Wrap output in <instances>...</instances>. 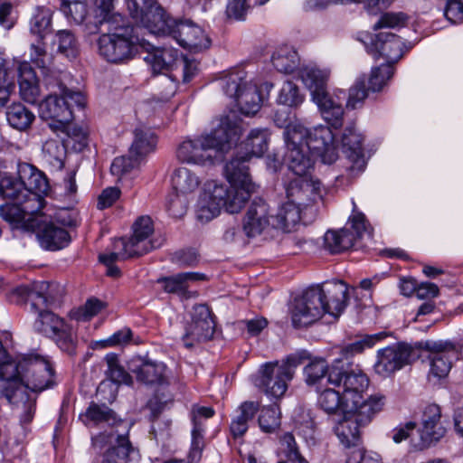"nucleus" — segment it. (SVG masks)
<instances>
[{
  "label": "nucleus",
  "instance_id": "nucleus-50",
  "mask_svg": "<svg viewBox=\"0 0 463 463\" xmlns=\"http://www.w3.org/2000/svg\"><path fill=\"white\" fill-rule=\"evenodd\" d=\"M245 72L242 70H234L220 79V86L225 95L234 100L241 95L243 90Z\"/></svg>",
  "mask_w": 463,
  "mask_h": 463
},
{
  "label": "nucleus",
  "instance_id": "nucleus-3",
  "mask_svg": "<svg viewBox=\"0 0 463 463\" xmlns=\"http://www.w3.org/2000/svg\"><path fill=\"white\" fill-rule=\"evenodd\" d=\"M241 130V119L236 114L222 117L211 132L182 141L175 150L176 158L184 164L213 165L218 153L236 144Z\"/></svg>",
  "mask_w": 463,
  "mask_h": 463
},
{
  "label": "nucleus",
  "instance_id": "nucleus-8",
  "mask_svg": "<svg viewBox=\"0 0 463 463\" xmlns=\"http://www.w3.org/2000/svg\"><path fill=\"white\" fill-rule=\"evenodd\" d=\"M144 44V39L138 33L115 34L102 33L98 40L99 52L111 63H124L131 60L137 47Z\"/></svg>",
  "mask_w": 463,
  "mask_h": 463
},
{
  "label": "nucleus",
  "instance_id": "nucleus-49",
  "mask_svg": "<svg viewBox=\"0 0 463 463\" xmlns=\"http://www.w3.org/2000/svg\"><path fill=\"white\" fill-rule=\"evenodd\" d=\"M61 294L62 289L55 283L36 282V301L40 303V308L52 307L59 303Z\"/></svg>",
  "mask_w": 463,
  "mask_h": 463
},
{
  "label": "nucleus",
  "instance_id": "nucleus-24",
  "mask_svg": "<svg viewBox=\"0 0 463 463\" xmlns=\"http://www.w3.org/2000/svg\"><path fill=\"white\" fill-rule=\"evenodd\" d=\"M141 48L146 51L144 61L151 67L154 74L171 71L178 57V51L176 49L156 47L145 39Z\"/></svg>",
  "mask_w": 463,
  "mask_h": 463
},
{
  "label": "nucleus",
  "instance_id": "nucleus-46",
  "mask_svg": "<svg viewBox=\"0 0 463 463\" xmlns=\"http://www.w3.org/2000/svg\"><path fill=\"white\" fill-rule=\"evenodd\" d=\"M52 12L50 8L37 6L30 20L31 33L43 40L52 32Z\"/></svg>",
  "mask_w": 463,
  "mask_h": 463
},
{
  "label": "nucleus",
  "instance_id": "nucleus-7",
  "mask_svg": "<svg viewBox=\"0 0 463 463\" xmlns=\"http://www.w3.org/2000/svg\"><path fill=\"white\" fill-rule=\"evenodd\" d=\"M128 9L136 22L155 35H168L175 19L168 17L156 0H128Z\"/></svg>",
  "mask_w": 463,
  "mask_h": 463
},
{
  "label": "nucleus",
  "instance_id": "nucleus-29",
  "mask_svg": "<svg viewBox=\"0 0 463 463\" xmlns=\"http://www.w3.org/2000/svg\"><path fill=\"white\" fill-rule=\"evenodd\" d=\"M342 146L346 156L353 162L351 168L363 171L365 167L363 137L356 132L354 126L345 127L342 135Z\"/></svg>",
  "mask_w": 463,
  "mask_h": 463
},
{
  "label": "nucleus",
  "instance_id": "nucleus-4",
  "mask_svg": "<svg viewBox=\"0 0 463 463\" xmlns=\"http://www.w3.org/2000/svg\"><path fill=\"white\" fill-rule=\"evenodd\" d=\"M347 291V286L343 281H332L323 286L308 288L293 302V326L297 328L310 326L326 313L337 318L346 306Z\"/></svg>",
  "mask_w": 463,
  "mask_h": 463
},
{
  "label": "nucleus",
  "instance_id": "nucleus-13",
  "mask_svg": "<svg viewBox=\"0 0 463 463\" xmlns=\"http://www.w3.org/2000/svg\"><path fill=\"white\" fill-rule=\"evenodd\" d=\"M333 364L328 373V383L341 388L346 401L362 398V393L369 385V379L360 369L345 370Z\"/></svg>",
  "mask_w": 463,
  "mask_h": 463
},
{
  "label": "nucleus",
  "instance_id": "nucleus-48",
  "mask_svg": "<svg viewBox=\"0 0 463 463\" xmlns=\"http://www.w3.org/2000/svg\"><path fill=\"white\" fill-rule=\"evenodd\" d=\"M18 203L23 207L27 220V224H25L26 229L31 230V222L33 220H43V216L36 215L44 206V199L42 194L27 192L21 196V200H18Z\"/></svg>",
  "mask_w": 463,
  "mask_h": 463
},
{
  "label": "nucleus",
  "instance_id": "nucleus-31",
  "mask_svg": "<svg viewBox=\"0 0 463 463\" xmlns=\"http://www.w3.org/2000/svg\"><path fill=\"white\" fill-rule=\"evenodd\" d=\"M17 175L24 186V192L45 194L49 189V184L44 175L35 166L28 163H20L17 167Z\"/></svg>",
  "mask_w": 463,
  "mask_h": 463
},
{
  "label": "nucleus",
  "instance_id": "nucleus-44",
  "mask_svg": "<svg viewBox=\"0 0 463 463\" xmlns=\"http://www.w3.org/2000/svg\"><path fill=\"white\" fill-rule=\"evenodd\" d=\"M33 310L39 313L33 327L47 337L51 338L66 323L64 319L44 308Z\"/></svg>",
  "mask_w": 463,
  "mask_h": 463
},
{
  "label": "nucleus",
  "instance_id": "nucleus-37",
  "mask_svg": "<svg viewBox=\"0 0 463 463\" xmlns=\"http://www.w3.org/2000/svg\"><path fill=\"white\" fill-rule=\"evenodd\" d=\"M304 207L288 201L281 205L273 217L272 226L276 229L290 232L300 221V213Z\"/></svg>",
  "mask_w": 463,
  "mask_h": 463
},
{
  "label": "nucleus",
  "instance_id": "nucleus-43",
  "mask_svg": "<svg viewBox=\"0 0 463 463\" xmlns=\"http://www.w3.org/2000/svg\"><path fill=\"white\" fill-rule=\"evenodd\" d=\"M242 114L247 116L256 114L260 107L262 99L256 85L244 84L243 90L235 99Z\"/></svg>",
  "mask_w": 463,
  "mask_h": 463
},
{
  "label": "nucleus",
  "instance_id": "nucleus-52",
  "mask_svg": "<svg viewBox=\"0 0 463 463\" xmlns=\"http://www.w3.org/2000/svg\"><path fill=\"white\" fill-rule=\"evenodd\" d=\"M271 61L277 71L290 73L297 68L298 57L296 51L286 47L273 53Z\"/></svg>",
  "mask_w": 463,
  "mask_h": 463
},
{
  "label": "nucleus",
  "instance_id": "nucleus-27",
  "mask_svg": "<svg viewBox=\"0 0 463 463\" xmlns=\"http://www.w3.org/2000/svg\"><path fill=\"white\" fill-rule=\"evenodd\" d=\"M441 410L436 404L426 406L422 415L420 438L428 445L440 440L446 434V429L440 422Z\"/></svg>",
  "mask_w": 463,
  "mask_h": 463
},
{
  "label": "nucleus",
  "instance_id": "nucleus-6",
  "mask_svg": "<svg viewBox=\"0 0 463 463\" xmlns=\"http://www.w3.org/2000/svg\"><path fill=\"white\" fill-rule=\"evenodd\" d=\"M307 359L305 351L288 355L281 364L269 362L263 364L254 384L265 394L274 397H282L287 389L288 383L293 379L295 370Z\"/></svg>",
  "mask_w": 463,
  "mask_h": 463
},
{
  "label": "nucleus",
  "instance_id": "nucleus-12",
  "mask_svg": "<svg viewBox=\"0 0 463 463\" xmlns=\"http://www.w3.org/2000/svg\"><path fill=\"white\" fill-rule=\"evenodd\" d=\"M215 330V322L213 314L204 304L194 307L192 319L184 328L182 341L186 348H192L195 345L210 340Z\"/></svg>",
  "mask_w": 463,
  "mask_h": 463
},
{
  "label": "nucleus",
  "instance_id": "nucleus-60",
  "mask_svg": "<svg viewBox=\"0 0 463 463\" xmlns=\"http://www.w3.org/2000/svg\"><path fill=\"white\" fill-rule=\"evenodd\" d=\"M0 216L15 227L21 225L25 228V224H27V220L23 211V207L19 204L18 201L6 203L1 205Z\"/></svg>",
  "mask_w": 463,
  "mask_h": 463
},
{
  "label": "nucleus",
  "instance_id": "nucleus-11",
  "mask_svg": "<svg viewBox=\"0 0 463 463\" xmlns=\"http://www.w3.org/2000/svg\"><path fill=\"white\" fill-rule=\"evenodd\" d=\"M415 358V350L410 344L396 343L378 350L374 371L379 375L389 376L411 364Z\"/></svg>",
  "mask_w": 463,
  "mask_h": 463
},
{
  "label": "nucleus",
  "instance_id": "nucleus-15",
  "mask_svg": "<svg viewBox=\"0 0 463 463\" xmlns=\"http://www.w3.org/2000/svg\"><path fill=\"white\" fill-rule=\"evenodd\" d=\"M168 35L184 49L194 52L205 50L211 44L204 31L191 20H175Z\"/></svg>",
  "mask_w": 463,
  "mask_h": 463
},
{
  "label": "nucleus",
  "instance_id": "nucleus-10",
  "mask_svg": "<svg viewBox=\"0 0 463 463\" xmlns=\"http://www.w3.org/2000/svg\"><path fill=\"white\" fill-rule=\"evenodd\" d=\"M423 348L429 352L427 359L430 362L428 381L437 383L448 376L452 361L450 354L458 352V346L451 341H426Z\"/></svg>",
  "mask_w": 463,
  "mask_h": 463
},
{
  "label": "nucleus",
  "instance_id": "nucleus-54",
  "mask_svg": "<svg viewBox=\"0 0 463 463\" xmlns=\"http://www.w3.org/2000/svg\"><path fill=\"white\" fill-rule=\"evenodd\" d=\"M8 300L11 303L22 305L26 301H31L32 309H40V303L36 301V282L32 287L20 285L13 288L7 294Z\"/></svg>",
  "mask_w": 463,
  "mask_h": 463
},
{
  "label": "nucleus",
  "instance_id": "nucleus-9",
  "mask_svg": "<svg viewBox=\"0 0 463 463\" xmlns=\"http://www.w3.org/2000/svg\"><path fill=\"white\" fill-rule=\"evenodd\" d=\"M304 126H296L287 132L285 162L296 176L310 175L315 156L304 146Z\"/></svg>",
  "mask_w": 463,
  "mask_h": 463
},
{
  "label": "nucleus",
  "instance_id": "nucleus-25",
  "mask_svg": "<svg viewBox=\"0 0 463 463\" xmlns=\"http://www.w3.org/2000/svg\"><path fill=\"white\" fill-rule=\"evenodd\" d=\"M80 419L86 426L106 424L116 428L123 427L124 433L128 434L129 431L128 423L118 419L116 413L105 404L91 402L86 411L80 415Z\"/></svg>",
  "mask_w": 463,
  "mask_h": 463
},
{
  "label": "nucleus",
  "instance_id": "nucleus-26",
  "mask_svg": "<svg viewBox=\"0 0 463 463\" xmlns=\"http://www.w3.org/2000/svg\"><path fill=\"white\" fill-rule=\"evenodd\" d=\"M362 398L354 399L349 405L348 412L360 422V425H368L373 419L383 411L385 405V396L382 394H374L366 400L361 401Z\"/></svg>",
  "mask_w": 463,
  "mask_h": 463
},
{
  "label": "nucleus",
  "instance_id": "nucleus-30",
  "mask_svg": "<svg viewBox=\"0 0 463 463\" xmlns=\"http://www.w3.org/2000/svg\"><path fill=\"white\" fill-rule=\"evenodd\" d=\"M90 33H97L100 31L102 25H107L106 33L117 34H135L137 33V28L131 26L128 22L120 14L110 13L99 18L95 14L94 21L86 24Z\"/></svg>",
  "mask_w": 463,
  "mask_h": 463
},
{
  "label": "nucleus",
  "instance_id": "nucleus-16",
  "mask_svg": "<svg viewBox=\"0 0 463 463\" xmlns=\"http://www.w3.org/2000/svg\"><path fill=\"white\" fill-rule=\"evenodd\" d=\"M288 201L307 208L322 198L321 184L311 175L295 176L285 185Z\"/></svg>",
  "mask_w": 463,
  "mask_h": 463
},
{
  "label": "nucleus",
  "instance_id": "nucleus-22",
  "mask_svg": "<svg viewBox=\"0 0 463 463\" xmlns=\"http://www.w3.org/2000/svg\"><path fill=\"white\" fill-rule=\"evenodd\" d=\"M129 370L138 382L146 385H160L166 382V366L162 362L138 357L130 363Z\"/></svg>",
  "mask_w": 463,
  "mask_h": 463
},
{
  "label": "nucleus",
  "instance_id": "nucleus-62",
  "mask_svg": "<svg viewBox=\"0 0 463 463\" xmlns=\"http://www.w3.org/2000/svg\"><path fill=\"white\" fill-rule=\"evenodd\" d=\"M386 335L387 334L385 332H380L373 335H366L363 336L361 339L345 345L343 349V352L345 355H354L355 354H360L365 348L373 347L377 342L385 338Z\"/></svg>",
  "mask_w": 463,
  "mask_h": 463
},
{
  "label": "nucleus",
  "instance_id": "nucleus-21",
  "mask_svg": "<svg viewBox=\"0 0 463 463\" xmlns=\"http://www.w3.org/2000/svg\"><path fill=\"white\" fill-rule=\"evenodd\" d=\"M269 209L261 198L254 199L243 219L242 229L248 238L260 235L269 226Z\"/></svg>",
  "mask_w": 463,
  "mask_h": 463
},
{
  "label": "nucleus",
  "instance_id": "nucleus-38",
  "mask_svg": "<svg viewBox=\"0 0 463 463\" xmlns=\"http://www.w3.org/2000/svg\"><path fill=\"white\" fill-rule=\"evenodd\" d=\"M325 247L331 253H340L355 246L354 237L348 227L327 231L324 236Z\"/></svg>",
  "mask_w": 463,
  "mask_h": 463
},
{
  "label": "nucleus",
  "instance_id": "nucleus-39",
  "mask_svg": "<svg viewBox=\"0 0 463 463\" xmlns=\"http://www.w3.org/2000/svg\"><path fill=\"white\" fill-rule=\"evenodd\" d=\"M5 116L8 124L20 131L28 129L35 119L34 114L20 102L7 107Z\"/></svg>",
  "mask_w": 463,
  "mask_h": 463
},
{
  "label": "nucleus",
  "instance_id": "nucleus-36",
  "mask_svg": "<svg viewBox=\"0 0 463 463\" xmlns=\"http://www.w3.org/2000/svg\"><path fill=\"white\" fill-rule=\"evenodd\" d=\"M205 275L198 272H182L174 276L163 277L157 282L162 284L167 293L184 295L189 287V282L203 280Z\"/></svg>",
  "mask_w": 463,
  "mask_h": 463
},
{
  "label": "nucleus",
  "instance_id": "nucleus-47",
  "mask_svg": "<svg viewBox=\"0 0 463 463\" xmlns=\"http://www.w3.org/2000/svg\"><path fill=\"white\" fill-rule=\"evenodd\" d=\"M52 45L57 52L69 59H74L79 53V42L71 30H59L54 35Z\"/></svg>",
  "mask_w": 463,
  "mask_h": 463
},
{
  "label": "nucleus",
  "instance_id": "nucleus-64",
  "mask_svg": "<svg viewBox=\"0 0 463 463\" xmlns=\"http://www.w3.org/2000/svg\"><path fill=\"white\" fill-rule=\"evenodd\" d=\"M282 451L284 456L291 463H308V461L300 454L295 438L291 433L284 434L280 439Z\"/></svg>",
  "mask_w": 463,
  "mask_h": 463
},
{
  "label": "nucleus",
  "instance_id": "nucleus-18",
  "mask_svg": "<svg viewBox=\"0 0 463 463\" xmlns=\"http://www.w3.org/2000/svg\"><path fill=\"white\" fill-rule=\"evenodd\" d=\"M154 232L152 219L149 216L139 217L133 224V235L120 243L131 248V254L141 256L163 244V239L149 240Z\"/></svg>",
  "mask_w": 463,
  "mask_h": 463
},
{
  "label": "nucleus",
  "instance_id": "nucleus-58",
  "mask_svg": "<svg viewBox=\"0 0 463 463\" xmlns=\"http://www.w3.org/2000/svg\"><path fill=\"white\" fill-rule=\"evenodd\" d=\"M330 369L327 366L326 360L315 359L312 360L305 368V381L307 385L313 386L321 383L326 375L328 376Z\"/></svg>",
  "mask_w": 463,
  "mask_h": 463
},
{
  "label": "nucleus",
  "instance_id": "nucleus-45",
  "mask_svg": "<svg viewBox=\"0 0 463 463\" xmlns=\"http://www.w3.org/2000/svg\"><path fill=\"white\" fill-rule=\"evenodd\" d=\"M15 70L14 64L0 55V108L9 100L14 89Z\"/></svg>",
  "mask_w": 463,
  "mask_h": 463
},
{
  "label": "nucleus",
  "instance_id": "nucleus-40",
  "mask_svg": "<svg viewBox=\"0 0 463 463\" xmlns=\"http://www.w3.org/2000/svg\"><path fill=\"white\" fill-rule=\"evenodd\" d=\"M171 181L174 191L182 194L195 192L201 184V180L196 174L186 167L175 169Z\"/></svg>",
  "mask_w": 463,
  "mask_h": 463
},
{
  "label": "nucleus",
  "instance_id": "nucleus-28",
  "mask_svg": "<svg viewBox=\"0 0 463 463\" xmlns=\"http://www.w3.org/2000/svg\"><path fill=\"white\" fill-rule=\"evenodd\" d=\"M21 98L27 103L36 104L41 96L38 79L27 61L19 62L16 68Z\"/></svg>",
  "mask_w": 463,
  "mask_h": 463
},
{
  "label": "nucleus",
  "instance_id": "nucleus-53",
  "mask_svg": "<svg viewBox=\"0 0 463 463\" xmlns=\"http://www.w3.org/2000/svg\"><path fill=\"white\" fill-rule=\"evenodd\" d=\"M260 430L265 433H273L280 426V411L277 404L264 406L258 419Z\"/></svg>",
  "mask_w": 463,
  "mask_h": 463
},
{
  "label": "nucleus",
  "instance_id": "nucleus-19",
  "mask_svg": "<svg viewBox=\"0 0 463 463\" xmlns=\"http://www.w3.org/2000/svg\"><path fill=\"white\" fill-rule=\"evenodd\" d=\"M31 230L35 232L41 247L48 250L63 249L71 241L68 231L52 222L34 219L31 222Z\"/></svg>",
  "mask_w": 463,
  "mask_h": 463
},
{
  "label": "nucleus",
  "instance_id": "nucleus-57",
  "mask_svg": "<svg viewBox=\"0 0 463 463\" xmlns=\"http://www.w3.org/2000/svg\"><path fill=\"white\" fill-rule=\"evenodd\" d=\"M61 11L76 24H82L89 14L88 0H61Z\"/></svg>",
  "mask_w": 463,
  "mask_h": 463
},
{
  "label": "nucleus",
  "instance_id": "nucleus-32",
  "mask_svg": "<svg viewBox=\"0 0 463 463\" xmlns=\"http://www.w3.org/2000/svg\"><path fill=\"white\" fill-rule=\"evenodd\" d=\"M364 426L360 425L348 411L344 413V418L338 422L335 428V432L340 442L346 448L353 449L360 448L361 433L360 429Z\"/></svg>",
  "mask_w": 463,
  "mask_h": 463
},
{
  "label": "nucleus",
  "instance_id": "nucleus-34",
  "mask_svg": "<svg viewBox=\"0 0 463 463\" xmlns=\"http://www.w3.org/2000/svg\"><path fill=\"white\" fill-rule=\"evenodd\" d=\"M66 156V146L58 138H50L42 146L43 160L52 171H60L63 168Z\"/></svg>",
  "mask_w": 463,
  "mask_h": 463
},
{
  "label": "nucleus",
  "instance_id": "nucleus-14",
  "mask_svg": "<svg viewBox=\"0 0 463 463\" xmlns=\"http://www.w3.org/2000/svg\"><path fill=\"white\" fill-rule=\"evenodd\" d=\"M304 146L315 157H320L324 164L331 165L337 159L334 145V134L329 127L318 126L313 129L305 128Z\"/></svg>",
  "mask_w": 463,
  "mask_h": 463
},
{
  "label": "nucleus",
  "instance_id": "nucleus-5",
  "mask_svg": "<svg viewBox=\"0 0 463 463\" xmlns=\"http://www.w3.org/2000/svg\"><path fill=\"white\" fill-rule=\"evenodd\" d=\"M300 78L310 90L312 99L317 105L321 116L332 128L338 129L344 121V109L337 95L338 101L333 99L326 90L329 77L327 71H322L315 66H306L300 70Z\"/></svg>",
  "mask_w": 463,
  "mask_h": 463
},
{
  "label": "nucleus",
  "instance_id": "nucleus-2",
  "mask_svg": "<svg viewBox=\"0 0 463 463\" xmlns=\"http://www.w3.org/2000/svg\"><path fill=\"white\" fill-rule=\"evenodd\" d=\"M249 160L247 156L237 155L227 162L224 173L229 187L216 181L205 183L197 203L198 220L207 222L219 215L222 209L229 213H236L243 208L255 191L247 165Z\"/></svg>",
  "mask_w": 463,
  "mask_h": 463
},
{
  "label": "nucleus",
  "instance_id": "nucleus-42",
  "mask_svg": "<svg viewBox=\"0 0 463 463\" xmlns=\"http://www.w3.org/2000/svg\"><path fill=\"white\" fill-rule=\"evenodd\" d=\"M245 150L244 156L260 157L268 150L269 132L266 128L252 129L244 143L242 144Z\"/></svg>",
  "mask_w": 463,
  "mask_h": 463
},
{
  "label": "nucleus",
  "instance_id": "nucleus-61",
  "mask_svg": "<svg viewBox=\"0 0 463 463\" xmlns=\"http://www.w3.org/2000/svg\"><path fill=\"white\" fill-rule=\"evenodd\" d=\"M392 75L393 67L391 64L383 63L373 68L368 80V90L373 92L380 91Z\"/></svg>",
  "mask_w": 463,
  "mask_h": 463
},
{
  "label": "nucleus",
  "instance_id": "nucleus-20",
  "mask_svg": "<svg viewBox=\"0 0 463 463\" xmlns=\"http://www.w3.org/2000/svg\"><path fill=\"white\" fill-rule=\"evenodd\" d=\"M40 117L44 120H52L49 124L53 130L63 129L72 118V109L66 99L57 95H49L39 105Z\"/></svg>",
  "mask_w": 463,
  "mask_h": 463
},
{
  "label": "nucleus",
  "instance_id": "nucleus-51",
  "mask_svg": "<svg viewBox=\"0 0 463 463\" xmlns=\"http://www.w3.org/2000/svg\"><path fill=\"white\" fill-rule=\"evenodd\" d=\"M24 190L18 175L17 177L6 173L0 175V195L3 198L12 201L21 200V196L25 194Z\"/></svg>",
  "mask_w": 463,
  "mask_h": 463
},
{
  "label": "nucleus",
  "instance_id": "nucleus-41",
  "mask_svg": "<svg viewBox=\"0 0 463 463\" xmlns=\"http://www.w3.org/2000/svg\"><path fill=\"white\" fill-rule=\"evenodd\" d=\"M340 391L328 388L323 391L318 397V404L327 414L345 413L348 411L349 404Z\"/></svg>",
  "mask_w": 463,
  "mask_h": 463
},
{
  "label": "nucleus",
  "instance_id": "nucleus-63",
  "mask_svg": "<svg viewBox=\"0 0 463 463\" xmlns=\"http://www.w3.org/2000/svg\"><path fill=\"white\" fill-rule=\"evenodd\" d=\"M304 98L298 87L292 81H286L279 94V103L288 107H297L302 103Z\"/></svg>",
  "mask_w": 463,
  "mask_h": 463
},
{
  "label": "nucleus",
  "instance_id": "nucleus-23",
  "mask_svg": "<svg viewBox=\"0 0 463 463\" xmlns=\"http://www.w3.org/2000/svg\"><path fill=\"white\" fill-rule=\"evenodd\" d=\"M109 436L115 438L116 444L104 453L101 463H134L138 459V450L133 447L128 433L116 429Z\"/></svg>",
  "mask_w": 463,
  "mask_h": 463
},
{
  "label": "nucleus",
  "instance_id": "nucleus-35",
  "mask_svg": "<svg viewBox=\"0 0 463 463\" xmlns=\"http://www.w3.org/2000/svg\"><path fill=\"white\" fill-rule=\"evenodd\" d=\"M156 143V136L151 129L136 128L128 153L142 161L148 154L155 151Z\"/></svg>",
  "mask_w": 463,
  "mask_h": 463
},
{
  "label": "nucleus",
  "instance_id": "nucleus-17",
  "mask_svg": "<svg viewBox=\"0 0 463 463\" xmlns=\"http://www.w3.org/2000/svg\"><path fill=\"white\" fill-rule=\"evenodd\" d=\"M369 38L370 42L365 43V47L375 59L383 57L386 60L385 64H391L393 67V64L402 57L403 42L398 35L380 32Z\"/></svg>",
  "mask_w": 463,
  "mask_h": 463
},
{
  "label": "nucleus",
  "instance_id": "nucleus-55",
  "mask_svg": "<svg viewBox=\"0 0 463 463\" xmlns=\"http://www.w3.org/2000/svg\"><path fill=\"white\" fill-rule=\"evenodd\" d=\"M105 361L108 366L106 373L113 383L132 385L133 379L131 375L119 364L118 357L116 354H108L105 356Z\"/></svg>",
  "mask_w": 463,
  "mask_h": 463
},
{
  "label": "nucleus",
  "instance_id": "nucleus-56",
  "mask_svg": "<svg viewBox=\"0 0 463 463\" xmlns=\"http://www.w3.org/2000/svg\"><path fill=\"white\" fill-rule=\"evenodd\" d=\"M51 338L62 352L70 355L76 354L77 336L69 324L65 323Z\"/></svg>",
  "mask_w": 463,
  "mask_h": 463
},
{
  "label": "nucleus",
  "instance_id": "nucleus-59",
  "mask_svg": "<svg viewBox=\"0 0 463 463\" xmlns=\"http://www.w3.org/2000/svg\"><path fill=\"white\" fill-rule=\"evenodd\" d=\"M345 227H348L354 234V244L364 237L372 238L373 229L362 213H354L350 216Z\"/></svg>",
  "mask_w": 463,
  "mask_h": 463
},
{
  "label": "nucleus",
  "instance_id": "nucleus-33",
  "mask_svg": "<svg viewBox=\"0 0 463 463\" xmlns=\"http://www.w3.org/2000/svg\"><path fill=\"white\" fill-rule=\"evenodd\" d=\"M260 411L258 402H243L237 410L238 415L231 422L230 430L233 438L243 436L249 429V421L252 420Z\"/></svg>",
  "mask_w": 463,
  "mask_h": 463
},
{
  "label": "nucleus",
  "instance_id": "nucleus-1",
  "mask_svg": "<svg viewBox=\"0 0 463 463\" xmlns=\"http://www.w3.org/2000/svg\"><path fill=\"white\" fill-rule=\"evenodd\" d=\"M55 385L51 362L39 354H27L0 367V394L17 412L22 424L30 423L36 411V393Z\"/></svg>",
  "mask_w": 463,
  "mask_h": 463
}]
</instances>
